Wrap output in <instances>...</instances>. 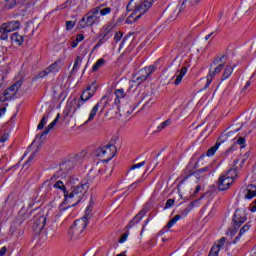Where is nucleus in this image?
<instances>
[{"instance_id":"6","label":"nucleus","mask_w":256,"mask_h":256,"mask_svg":"<svg viewBox=\"0 0 256 256\" xmlns=\"http://www.w3.org/2000/svg\"><path fill=\"white\" fill-rule=\"evenodd\" d=\"M96 155L97 157H105L102 160L103 163H109L117 155V147L113 144L100 147L96 150Z\"/></svg>"},{"instance_id":"30","label":"nucleus","mask_w":256,"mask_h":256,"mask_svg":"<svg viewBox=\"0 0 256 256\" xmlns=\"http://www.w3.org/2000/svg\"><path fill=\"white\" fill-rule=\"evenodd\" d=\"M61 60H56L54 63H52L50 66L47 67L49 70V73H59L61 71Z\"/></svg>"},{"instance_id":"32","label":"nucleus","mask_w":256,"mask_h":256,"mask_svg":"<svg viewBox=\"0 0 256 256\" xmlns=\"http://www.w3.org/2000/svg\"><path fill=\"white\" fill-rule=\"evenodd\" d=\"M10 39H11L12 43H15L16 45H23V42L25 41L23 36H21L17 32L11 34Z\"/></svg>"},{"instance_id":"33","label":"nucleus","mask_w":256,"mask_h":256,"mask_svg":"<svg viewBox=\"0 0 256 256\" xmlns=\"http://www.w3.org/2000/svg\"><path fill=\"white\" fill-rule=\"evenodd\" d=\"M93 217V208L91 206H87L85 210V214L80 220L85 221L87 225H89V219Z\"/></svg>"},{"instance_id":"21","label":"nucleus","mask_w":256,"mask_h":256,"mask_svg":"<svg viewBox=\"0 0 256 256\" xmlns=\"http://www.w3.org/2000/svg\"><path fill=\"white\" fill-rule=\"evenodd\" d=\"M21 27V23L19 21H11L7 24H4L5 31H9L10 33H13V31H17Z\"/></svg>"},{"instance_id":"17","label":"nucleus","mask_w":256,"mask_h":256,"mask_svg":"<svg viewBox=\"0 0 256 256\" xmlns=\"http://www.w3.org/2000/svg\"><path fill=\"white\" fill-rule=\"evenodd\" d=\"M149 213V208H143L137 215L134 217L127 225L126 227L128 229H133L137 223L143 221V217Z\"/></svg>"},{"instance_id":"42","label":"nucleus","mask_w":256,"mask_h":256,"mask_svg":"<svg viewBox=\"0 0 256 256\" xmlns=\"http://www.w3.org/2000/svg\"><path fill=\"white\" fill-rule=\"evenodd\" d=\"M131 37V34H127L121 41L120 45H119V49L118 52L121 53L122 49H125V45L127 43V41H129V38Z\"/></svg>"},{"instance_id":"28","label":"nucleus","mask_w":256,"mask_h":256,"mask_svg":"<svg viewBox=\"0 0 256 256\" xmlns=\"http://www.w3.org/2000/svg\"><path fill=\"white\" fill-rule=\"evenodd\" d=\"M225 59H227V55L225 54L218 55L216 58H214V60L210 64L211 69H213L215 65H225Z\"/></svg>"},{"instance_id":"52","label":"nucleus","mask_w":256,"mask_h":256,"mask_svg":"<svg viewBox=\"0 0 256 256\" xmlns=\"http://www.w3.org/2000/svg\"><path fill=\"white\" fill-rule=\"evenodd\" d=\"M77 23L76 22H73V21H66V30L67 31H71L72 29H74L75 25Z\"/></svg>"},{"instance_id":"47","label":"nucleus","mask_w":256,"mask_h":256,"mask_svg":"<svg viewBox=\"0 0 256 256\" xmlns=\"http://www.w3.org/2000/svg\"><path fill=\"white\" fill-rule=\"evenodd\" d=\"M49 74H50V72H49V70L46 68L45 70H43V71H41V72H39V73L37 74L36 79H43V78L47 77V75H49Z\"/></svg>"},{"instance_id":"16","label":"nucleus","mask_w":256,"mask_h":256,"mask_svg":"<svg viewBox=\"0 0 256 256\" xmlns=\"http://www.w3.org/2000/svg\"><path fill=\"white\" fill-rule=\"evenodd\" d=\"M233 184V178L227 177L226 175H222L218 179V189L219 191H227L229 187Z\"/></svg>"},{"instance_id":"12","label":"nucleus","mask_w":256,"mask_h":256,"mask_svg":"<svg viewBox=\"0 0 256 256\" xmlns=\"http://www.w3.org/2000/svg\"><path fill=\"white\" fill-rule=\"evenodd\" d=\"M113 37V26L111 24L109 25H104L98 34V39L102 43H107Z\"/></svg>"},{"instance_id":"46","label":"nucleus","mask_w":256,"mask_h":256,"mask_svg":"<svg viewBox=\"0 0 256 256\" xmlns=\"http://www.w3.org/2000/svg\"><path fill=\"white\" fill-rule=\"evenodd\" d=\"M251 229V222L246 223L239 231L240 235H245Z\"/></svg>"},{"instance_id":"5","label":"nucleus","mask_w":256,"mask_h":256,"mask_svg":"<svg viewBox=\"0 0 256 256\" xmlns=\"http://www.w3.org/2000/svg\"><path fill=\"white\" fill-rule=\"evenodd\" d=\"M87 225L89 224L80 219L74 221L73 225L70 226V229L68 231V235L72 239V241L81 239V237H83V235L85 234V229H87Z\"/></svg>"},{"instance_id":"61","label":"nucleus","mask_w":256,"mask_h":256,"mask_svg":"<svg viewBox=\"0 0 256 256\" xmlns=\"http://www.w3.org/2000/svg\"><path fill=\"white\" fill-rule=\"evenodd\" d=\"M15 5H17V1H16V0H13L12 2H10V3L7 5V9H13V7H15Z\"/></svg>"},{"instance_id":"1","label":"nucleus","mask_w":256,"mask_h":256,"mask_svg":"<svg viewBox=\"0 0 256 256\" xmlns=\"http://www.w3.org/2000/svg\"><path fill=\"white\" fill-rule=\"evenodd\" d=\"M87 189H89V185L87 183L75 186L72 192L66 195V201H67V205H69V203H71L73 199L76 202L64 208L60 207V213H65V211H67V209H71V207H77V205H79V203L83 201V197H85V193H87Z\"/></svg>"},{"instance_id":"25","label":"nucleus","mask_w":256,"mask_h":256,"mask_svg":"<svg viewBox=\"0 0 256 256\" xmlns=\"http://www.w3.org/2000/svg\"><path fill=\"white\" fill-rule=\"evenodd\" d=\"M235 67H237V66L236 65L226 66L224 69V72L222 74L221 81H227V79H229V77H231V75H233V71H235Z\"/></svg>"},{"instance_id":"40","label":"nucleus","mask_w":256,"mask_h":256,"mask_svg":"<svg viewBox=\"0 0 256 256\" xmlns=\"http://www.w3.org/2000/svg\"><path fill=\"white\" fill-rule=\"evenodd\" d=\"M82 63H83V57L77 56L75 61H74L72 71H78L79 70V65L82 64Z\"/></svg>"},{"instance_id":"59","label":"nucleus","mask_w":256,"mask_h":256,"mask_svg":"<svg viewBox=\"0 0 256 256\" xmlns=\"http://www.w3.org/2000/svg\"><path fill=\"white\" fill-rule=\"evenodd\" d=\"M175 221L173 220V219H171L168 223H167V225L165 226L166 228H168V229H171V228H173V227H175Z\"/></svg>"},{"instance_id":"19","label":"nucleus","mask_w":256,"mask_h":256,"mask_svg":"<svg viewBox=\"0 0 256 256\" xmlns=\"http://www.w3.org/2000/svg\"><path fill=\"white\" fill-rule=\"evenodd\" d=\"M66 167H69V164L62 163L60 164V170H58L51 179H63V177H67V174L69 173V170L66 169Z\"/></svg>"},{"instance_id":"9","label":"nucleus","mask_w":256,"mask_h":256,"mask_svg":"<svg viewBox=\"0 0 256 256\" xmlns=\"http://www.w3.org/2000/svg\"><path fill=\"white\" fill-rule=\"evenodd\" d=\"M22 85L23 83L21 81H17L6 89L3 93L4 101H13V99H17V93L19 92V89H21Z\"/></svg>"},{"instance_id":"36","label":"nucleus","mask_w":256,"mask_h":256,"mask_svg":"<svg viewBox=\"0 0 256 256\" xmlns=\"http://www.w3.org/2000/svg\"><path fill=\"white\" fill-rule=\"evenodd\" d=\"M198 203H199V200L190 202L189 206L186 207V209L183 211L184 217H187V215H189V213H191V211L195 209V205H197Z\"/></svg>"},{"instance_id":"60","label":"nucleus","mask_w":256,"mask_h":256,"mask_svg":"<svg viewBox=\"0 0 256 256\" xmlns=\"http://www.w3.org/2000/svg\"><path fill=\"white\" fill-rule=\"evenodd\" d=\"M169 232V229L166 228V226L158 233V235L160 237H163V235H165V233H168Z\"/></svg>"},{"instance_id":"64","label":"nucleus","mask_w":256,"mask_h":256,"mask_svg":"<svg viewBox=\"0 0 256 256\" xmlns=\"http://www.w3.org/2000/svg\"><path fill=\"white\" fill-rule=\"evenodd\" d=\"M101 45H105V43L102 42V40H98L97 44L94 46V49H99V47H101Z\"/></svg>"},{"instance_id":"26","label":"nucleus","mask_w":256,"mask_h":256,"mask_svg":"<svg viewBox=\"0 0 256 256\" xmlns=\"http://www.w3.org/2000/svg\"><path fill=\"white\" fill-rule=\"evenodd\" d=\"M99 107H101V103H97L90 111L87 121L84 123V125H87V123H91L95 119V115H97V112L99 111Z\"/></svg>"},{"instance_id":"56","label":"nucleus","mask_w":256,"mask_h":256,"mask_svg":"<svg viewBox=\"0 0 256 256\" xmlns=\"http://www.w3.org/2000/svg\"><path fill=\"white\" fill-rule=\"evenodd\" d=\"M205 157H207V156H206L205 153H203V154L198 158V160L196 161L195 167H199V163H201V161H205Z\"/></svg>"},{"instance_id":"55","label":"nucleus","mask_w":256,"mask_h":256,"mask_svg":"<svg viewBox=\"0 0 256 256\" xmlns=\"http://www.w3.org/2000/svg\"><path fill=\"white\" fill-rule=\"evenodd\" d=\"M245 143H247V139L245 137H239L237 140L238 145H243L242 147H245Z\"/></svg>"},{"instance_id":"11","label":"nucleus","mask_w":256,"mask_h":256,"mask_svg":"<svg viewBox=\"0 0 256 256\" xmlns=\"http://www.w3.org/2000/svg\"><path fill=\"white\" fill-rule=\"evenodd\" d=\"M59 119H61V114L58 113L55 117V119L44 129V131L41 134H37L34 141L31 143V145H35V142L38 140L39 143H43V137H45L46 135H49V132L51 131V129H53V127H55V125H57V123H59Z\"/></svg>"},{"instance_id":"57","label":"nucleus","mask_w":256,"mask_h":256,"mask_svg":"<svg viewBox=\"0 0 256 256\" xmlns=\"http://www.w3.org/2000/svg\"><path fill=\"white\" fill-rule=\"evenodd\" d=\"M79 43H81V42H79V40H78L77 38H75V39L71 42V47H72V49H76V47H78Z\"/></svg>"},{"instance_id":"58","label":"nucleus","mask_w":256,"mask_h":256,"mask_svg":"<svg viewBox=\"0 0 256 256\" xmlns=\"http://www.w3.org/2000/svg\"><path fill=\"white\" fill-rule=\"evenodd\" d=\"M76 40H78V42H80V43H83V41H85V35L77 34L76 35Z\"/></svg>"},{"instance_id":"22","label":"nucleus","mask_w":256,"mask_h":256,"mask_svg":"<svg viewBox=\"0 0 256 256\" xmlns=\"http://www.w3.org/2000/svg\"><path fill=\"white\" fill-rule=\"evenodd\" d=\"M75 103H77V100L75 99L71 102H67L66 107L62 112V117H64V119H67L68 116L71 115V111H73V105H75Z\"/></svg>"},{"instance_id":"27","label":"nucleus","mask_w":256,"mask_h":256,"mask_svg":"<svg viewBox=\"0 0 256 256\" xmlns=\"http://www.w3.org/2000/svg\"><path fill=\"white\" fill-rule=\"evenodd\" d=\"M141 19V15H139L135 10L126 18L125 23L127 25H133L135 21H139Z\"/></svg>"},{"instance_id":"8","label":"nucleus","mask_w":256,"mask_h":256,"mask_svg":"<svg viewBox=\"0 0 256 256\" xmlns=\"http://www.w3.org/2000/svg\"><path fill=\"white\" fill-rule=\"evenodd\" d=\"M153 73H155V65L146 66L137 72V74L133 77V81L137 83V85H141V83H145V81H147V79H149Z\"/></svg>"},{"instance_id":"51","label":"nucleus","mask_w":256,"mask_h":256,"mask_svg":"<svg viewBox=\"0 0 256 256\" xmlns=\"http://www.w3.org/2000/svg\"><path fill=\"white\" fill-rule=\"evenodd\" d=\"M208 256H219V248L211 247Z\"/></svg>"},{"instance_id":"24","label":"nucleus","mask_w":256,"mask_h":256,"mask_svg":"<svg viewBox=\"0 0 256 256\" xmlns=\"http://www.w3.org/2000/svg\"><path fill=\"white\" fill-rule=\"evenodd\" d=\"M114 94L116 97L114 103L115 105H119V103H121V99H125V89L118 88L114 91Z\"/></svg>"},{"instance_id":"38","label":"nucleus","mask_w":256,"mask_h":256,"mask_svg":"<svg viewBox=\"0 0 256 256\" xmlns=\"http://www.w3.org/2000/svg\"><path fill=\"white\" fill-rule=\"evenodd\" d=\"M75 5V0H66L65 3L58 6V11H61L63 9H67V7H73Z\"/></svg>"},{"instance_id":"39","label":"nucleus","mask_w":256,"mask_h":256,"mask_svg":"<svg viewBox=\"0 0 256 256\" xmlns=\"http://www.w3.org/2000/svg\"><path fill=\"white\" fill-rule=\"evenodd\" d=\"M239 169L238 168H232L228 171L227 174H225L227 177H231L232 178V183L233 181H235L236 177H237V173H238Z\"/></svg>"},{"instance_id":"34","label":"nucleus","mask_w":256,"mask_h":256,"mask_svg":"<svg viewBox=\"0 0 256 256\" xmlns=\"http://www.w3.org/2000/svg\"><path fill=\"white\" fill-rule=\"evenodd\" d=\"M103 7V5H100L98 7H96V9H98V14H100V17H107V15L111 14V7H105V8H101Z\"/></svg>"},{"instance_id":"7","label":"nucleus","mask_w":256,"mask_h":256,"mask_svg":"<svg viewBox=\"0 0 256 256\" xmlns=\"http://www.w3.org/2000/svg\"><path fill=\"white\" fill-rule=\"evenodd\" d=\"M237 131H239V129H236L235 131H229V132H226V133H222L218 137V140L215 143V145L207 150V152L205 153L206 156L207 157H214L215 153H217V151L219 150V147H221V145H223V143H225V141H227V139H229V137H232V135H235V133H237Z\"/></svg>"},{"instance_id":"45","label":"nucleus","mask_w":256,"mask_h":256,"mask_svg":"<svg viewBox=\"0 0 256 256\" xmlns=\"http://www.w3.org/2000/svg\"><path fill=\"white\" fill-rule=\"evenodd\" d=\"M125 19H127V13H122L119 17H118V19L116 20V25H123V23H125V21H127V20H125Z\"/></svg>"},{"instance_id":"62","label":"nucleus","mask_w":256,"mask_h":256,"mask_svg":"<svg viewBox=\"0 0 256 256\" xmlns=\"http://www.w3.org/2000/svg\"><path fill=\"white\" fill-rule=\"evenodd\" d=\"M7 253V247H1L0 248V256H5V254Z\"/></svg>"},{"instance_id":"18","label":"nucleus","mask_w":256,"mask_h":256,"mask_svg":"<svg viewBox=\"0 0 256 256\" xmlns=\"http://www.w3.org/2000/svg\"><path fill=\"white\" fill-rule=\"evenodd\" d=\"M45 225H47V218L43 215H37L33 225L34 229L37 231H43V229H45Z\"/></svg>"},{"instance_id":"14","label":"nucleus","mask_w":256,"mask_h":256,"mask_svg":"<svg viewBox=\"0 0 256 256\" xmlns=\"http://www.w3.org/2000/svg\"><path fill=\"white\" fill-rule=\"evenodd\" d=\"M235 227H240L247 221V214L242 209H237L234 212L233 219H232Z\"/></svg>"},{"instance_id":"54","label":"nucleus","mask_w":256,"mask_h":256,"mask_svg":"<svg viewBox=\"0 0 256 256\" xmlns=\"http://www.w3.org/2000/svg\"><path fill=\"white\" fill-rule=\"evenodd\" d=\"M150 222V219H146L144 225L142 226V229H141V232H140V239L143 238V233H145V227H147V225H149Z\"/></svg>"},{"instance_id":"41","label":"nucleus","mask_w":256,"mask_h":256,"mask_svg":"<svg viewBox=\"0 0 256 256\" xmlns=\"http://www.w3.org/2000/svg\"><path fill=\"white\" fill-rule=\"evenodd\" d=\"M147 162L146 161H142L140 163H137V164H133L129 170L127 171V175H129V173L131 171H135V169H141V167H144V165L146 164Z\"/></svg>"},{"instance_id":"63","label":"nucleus","mask_w":256,"mask_h":256,"mask_svg":"<svg viewBox=\"0 0 256 256\" xmlns=\"http://www.w3.org/2000/svg\"><path fill=\"white\" fill-rule=\"evenodd\" d=\"M17 231V226H15V225H12L11 227H10V233H11V235H15V232Z\"/></svg>"},{"instance_id":"2","label":"nucleus","mask_w":256,"mask_h":256,"mask_svg":"<svg viewBox=\"0 0 256 256\" xmlns=\"http://www.w3.org/2000/svg\"><path fill=\"white\" fill-rule=\"evenodd\" d=\"M154 2L155 0H130L126 6V11L128 13L135 11L140 17H143L145 12L151 9Z\"/></svg>"},{"instance_id":"35","label":"nucleus","mask_w":256,"mask_h":256,"mask_svg":"<svg viewBox=\"0 0 256 256\" xmlns=\"http://www.w3.org/2000/svg\"><path fill=\"white\" fill-rule=\"evenodd\" d=\"M48 121H49V113H45L37 126L38 131H41L42 129H44Z\"/></svg>"},{"instance_id":"53","label":"nucleus","mask_w":256,"mask_h":256,"mask_svg":"<svg viewBox=\"0 0 256 256\" xmlns=\"http://www.w3.org/2000/svg\"><path fill=\"white\" fill-rule=\"evenodd\" d=\"M32 207H35V200L33 198H30L27 202V207H25V209L29 212V209H31Z\"/></svg>"},{"instance_id":"20","label":"nucleus","mask_w":256,"mask_h":256,"mask_svg":"<svg viewBox=\"0 0 256 256\" xmlns=\"http://www.w3.org/2000/svg\"><path fill=\"white\" fill-rule=\"evenodd\" d=\"M172 124H173V119L171 118L166 119L156 127V130L153 131V134L161 133V131L167 129V127H171Z\"/></svg>"},{"instance_id":"10","label":"nucleus","mask_w":256,"mask_h":256,"mask_svg":"<svg viewBox=\"0 0 256 256\" xmlns=\"http://www.w3.org/2000/svg\"><path fill=\"white\" fill-rule=\"evenodd\" d=\"M223 67H225V64H219L218 67H215L214 69L210 67L208 75L206 76V84L200 91H206L211 86V83H213V78L215 75H219L223 71Z\"/></svg>"},{"instance_id":"43","label":"nucleus","mask_w":256,"mask_h":256,"mask_svg":"<svg viewBox=\"0 0 256 256\" xmlns=\"http://www.w3.org/2000/svg\"><path fill=\"white\" fill-rule=\"evenodd\" d=\"M225 241H226V238L225 237H222L218 240V243L217 244H214L212 247H216L218 249V251L220 252L221 249H223L224 245H225Z\"/></svg>"},{"instance_id":"13","label":"nucleus","mask_w":256,"mask_h":256,"mask_svg":"<svg viewBox=\"0 0 256 256\" xmlns=\"http://www.w3.org/2000/svg\"><path fill=\"white\" fill-rule=\"evenodd\" d=\"M37 209L39 208L36 207L35 209L28 212L27 209H25V206H23L18 212V215L16 217V223H18V225H23V223H25V221H27V219H29V217H31V215H33V213L37 211Z\"/></svg>"},{"instance_id":"44","label":"nucleus","mask_w":256,"mask_h":256,"mask_svg":"<svg viewBox=\"0 0 256 256\" xmlns=\"http://www.w3.org/2000/svg\"><path fill=\"white\" fill-rule=\"evenodd\" d=\"M1 35H0V39L1 41H7V39H9V35L8 33H10L9 31H5V27H2L0 29Z\"/></svg>"},{"instance_id":"31","label":"nucleus","mask_w":256,"mask_h":256,"mask_svg":"<svg viewBox=\"0 0 256 256\" xmlns=\"http://www.w3.org/2000/svg\"><path fill=\"white\" fill-rule=\"evenodd\" d=\"M185 75H187V67H182L179 71V74L176 76L174 85H181V81H183V77H185Z\"/></svg>"},{"instance_id":"29","label":"nucleus","mask_w":256,"mask_h":256,"mask_svg":"<svg viewBox=\"0 0 256 256\" xmlns=\"http://www.w3.org/2000/svg\"><path fill=\"white\" fill-rule=\"evenodd\" d=\"M145 173H147V171H145L143 173V175L136 181H134L132 184H129L127 186V190L128 191H134V189H137V187H139V185H141V183H143V181H145Z\"/></svg>"},{"instance_id":"48","label":"nucleus","mask_w":256,"mask_h":256,"mask_svg":"<svg viewBox=\"0 0 256 256\" xmlns=\"http://www.w3.org/2000/svg\"><path fill=\"white\" fill-rule=\"evenodd\" d=\"M121 39H123V32H121V31L116 32L114 35L115 43H119V41H121Z\"/></svg>"},{"instance_id":"23","label":"nucleus","mask_w":256,"mask_h":256,"mask_svg":"<svg viewBox=\"0 0 256 256\" xmlns=\"http://www.w3.org/2000/svg\"><path fill=\"white\" fill-rule=\"evenodd\" d=\"M254 197H256V185L255 184H249L246 187L245 198L246 199H253Z\"/></svg>"},{"instance_id":"50","label":"nucleus","mask_w":256,"mask_h":256,"mask_svg":"<svg viewBox=\"0 0 256 256\" xmlns=\"http://www.w3.org/2000/svg\"><path fill=\"white\" fill-rule=\"evenodd\" d=\"M173 205H175V199H168L166 201V204L164 206V209H171V207H173Z\"/></svg>"},{"instance_id":"3","label":"nucleus","mask_w":256,"mask_h":256,"mask_svg":"<svg viewBox=\"0 0 256 256\" xmlns=\"http://www.w3.org/2000/svg\"><path fill=\"white\" fill-rule=\"evenodd\" d=\"M101 23V15L98 8H92L86 13L82 19L78 22L79 29H87V27H93V25H99Z\"/></svg>"},{"instance_id":"49","label":"nucleus","mask_w":256,"mask_h":256,"mask_svg":"<svg viewBox=\"0 0 256 256\" xmlns=\"http://www.w3.org/2000/svg\"><path fill=\"white\" fill-rule=\"evenodd\" d=\"M129 238V231H126L118 240V243L123 244Z\"/></svg>"},{"instance_id":"4","label":"nucleus","mask_w":256,"mask_h":256,"mask_svg":"<svg viewBox=\"0 0 256 256\" xmlns=\"http://www.w3.org/2000/svg\"><path fill=\"white\" fill-rule=\"evenodd\" d=\"M95 91H97V86L95 85V82H92L91 85L82 92L70 117H73V115L77 113V110L81 109V107H83V105H85V103L95 95Z\"/></svg>"},{"instance_id":"37","label":"nucleus","mask_w":256,"mask_h":256,"mask_svg":"<svg viewBox=\"0 0 256 256\" xmlns=\"http://www.w3.org/2000/svg\"><path fill=\"white\" fill-rule=\"evenodd\" d=\"M103 65H105V59H103V58L98 59L96 61V63H94L93 66H92L93 73H96V71L98 69H101V67H103Z\"/></svg>"},{"instance_id":"15","label":"nucleus","mask_w":256,"mask_h":256,"mask_svg":"<svg viewBox=\"0 0 256 256\" xmlns=\"http://www.w3.org/2000/svg\"><path fill=\"white\" fill-rule=\"evenodd\" d=\"M52 188L55 189V191H61V193H63L64 201L62 202L60 209H64L63 205H67L66 197L67 195H69V190H67V186H65V183L63 181L58 180L53 184Z\"/></svg>"}]
</instances>
